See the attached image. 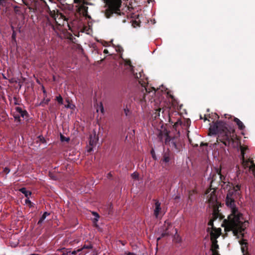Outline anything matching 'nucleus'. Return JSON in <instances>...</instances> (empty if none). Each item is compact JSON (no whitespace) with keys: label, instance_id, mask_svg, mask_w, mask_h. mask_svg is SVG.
I'll return each mask as SVG.
<instances>
[{"label":"nucleus","instance_id":"f257e3e1","mask_svg":"<svg viewBox=\"0 0 255 255\" xmlns=\"http://www.w3.org/2000/svg\"><path fill=\"white\" fill-rule=\"evenodd\" d=\"M209 135H217V142H221L226 146L234 143L236 136L235 129L221 121L210 125Z\"/></svg>","mask_w":255,"mask_h":255},{"label":"nucleus","instance_id":"f03ea898","mask_svg":"<svg viewBox=\"0 0 255 255\" xmlns=\"http://www.w3.org/2000/svg\"><path fill=\"white\" fill-rule=\"evenodd\" d=\"M223 224L227 229L232 230L235 235L243 236V232L247 228L248 222L244 220L243 215L236 210L231 212L227 219H225Z\"/></svg>","mask_w":255,"mask_h":255},{"label":"nucleus","instance_id":"7ed1b4c3","mask_svg":"<svg viewBox=\"0 0 255 255\" xmlns=\"http://www.w3.org/2000/svg\"><path fill=\"white\" fill-rule=\"evenodd\" d=\"M158 137L161 141L164 140L165 144L169 145L175 151H179L181 147V145L178 142V139L175 137H171L166 130L160 131L158 133Z\"/></svg>","mask_w":255,"mask_h":255},{"label":"nucleus","instance_id":"20e7f679","mask_svg":"<svg viewBox=\"0 0 255 255\" xmlns=\"http://www.w3.org/2000/svg\"><path fill=\"white\" fill-rule=\"evenodd\" d=\"M176 232H177V229L173 226L169 221H165L164 225L158 229V233L160 236L157 238V241L158 242L162 238L172 236L174 233Z\"/></svg>","mask_w":255,"mask_h":255},{"label":"nucleus","instance_id":"39448f33","mask_svg":"<svg viewBox=\"0 0 255 255\" xmlns=\"http://www.w3.org/2000/svg\"><path fill=\"white\" fill-rule=\"evenodd\" d=\"M49 14L53 20L57 24L56 26H55L53 23H52L50 20L48 19L47 24H48L53 30L55 31L59 26L64 24L63 22L65 19V17L61 13H59L58 12V10L55 11V10H50L49 9Z\"/></svg>","mask_w":255,"mask_h":255},{"label":"nucleus","instance_id":"423d86ee","mask_svg":"<svg viewBox=\"0 0 255 255\" xmlns=\"http://www.w3.org/2000/svg\"><path fill=\"white\" fill-rule=\"evenodd\" d=\"M247 149L246 147H241V155L242 156L243 165L245 168H249V170L252 171L253 174H255V164L253 160L250 159H245V151Z\"/></svg>","mask_w":255,"mask_h":255},{"label":"nucleus","instance_id":"0eeeda50","mask_svg":"<svg viewBox=\"0 0 255 255\" xmlns=\"http://www.w3.org/2000/svg\"><path fill=\"white\" fill-rule=\"evenodd\" d=\"M205 194L207 195V201L210 205L215 207L218 205L217 196L216 194V190L215 188L208 189L207 190Z\"/></svg>","mask_w":255,"mask_h":255},{"label":"nucleus","instance_id":"6e6552de","mask_svg":"<svg viewBox=\"0 0 255 255\" xmlns=\"http://www.w3.org/2000/svg\"><path fill=\"white\" fill-rule=\"evenodd\" d=\"M27 115V112L26 110H23L19 107H16L15 108V111L13 112V117L14 121L17 124H21V118H24L25 116Z\"/></svg>","mask_w":255,"mask_h":255},{"label":"nucleus","instance_id":"1a4fd4ad","mask_svg":"<svg viewBox=\"0 0 255 255\" xmlns=\"http://www.w3.org/2000/svg\"><path fill=\"white\" fill-rule=\"evenodd\" d=\"M128 65L129 66L130 70L131 71L135 78L137 79L138 83L140 84L142 86H144V84H145V82H143V81L141 73L142 70L141 69L140 66H138V69H136V70L139 71L138 73H137V72H135L134 67L132 65Z\"/></svg>","mask_w":255,"mask_h":255},{"label":"nucleus","instance_id":"9d476101","mask_svg":"<svg viewBox=\"0 0 255 255\" xmlns=\"http://www.w3.org/2000/svg\"><path fill=\"white\" fill-rule=\"evenodd\" d=\"M99 138L96 132H94L90 135L89 137V145L87 148V151L90 152L93 150L94 147H96Z\"/></svg>","mask_w":255,"mask_h":255},{"label":"nucleus","instance_id":"9b49d317","mask_svg":"<svg viewBox=\"0 0 255 255\" xmlns=\"http://www.w3.org/2000/svg\"><path fill=\"white\" fill-rule=\"evenodd\" d=\"M226 203L227 206L229 207L231 209V212L238 210L236 208L234 199L233 197V195L229 193L227 195L226 199Z\"/></svg>","mask_w":255,"mask_h":255},{"label":"nucleus","instance_id":"f8f14e48","mask_svg":"<svg viewBox=\"0 0 255 255\" xmlns=\"http://www.w3.org/2000/svg\"><path fill=\"white\" fill-rule=\"evenodd\" d=\"M219 216H220L219 215V213L217 212L216 211L214 210L213 214L212 219H211L209 221L208 224V226H209V227H208V228L207 229L208 232L210 231V229H212L215 228L213 226V222L214 221V220H216ZM221 217H220V220H221Z\"/></svg>","mask_w":255,"mask_h":255},{"label":"nucleus","instance_id":"ddd939ff","mask_svg":"<svg viewBox=\"0 0 255 255\" xmlns=\"http://www.w3.org/2000/svg\"><path fill=\"white\" fill-rule=\"evenodd\" d=\"M212 241V245L211 248V250L212 251V255H220L219 252L218 251V249H219V246L217 244V240H211Z\"/></svg>","mask_w":255,"mask_h":255},{"label":"nucleus","instance_id":"4468645a","mask_svg":"<svg viewBox=\"0 0 255 255\" xmlns=\"http://www.w3.org/2000/svg\"><path fill=\"white\" fill-rule=\"evenodd\" d=\"M221 229L214 228L210 231V237L211 240H216L220 235Z\"/></svg>","mask_w":255,"mask_h":255},{"label":"nucleus","instance_id":"2eb2a0df","mask_svg":"<svg viewBox=\"0 0 255 255\" xmlns=\"http://www.w3.org/2000/svg\"><path fill=\"white\" fill-rule=\"evenodd\" d=\"M59 251L62 253V255H72L73 254H75L77 253V252H79V250H74L73 251H71L69 249H65V248H62L60 250H58Z\"/></svg>","mask_w":255,"mask_h":255},{"label":"nucleus","instance_id":"dca6fc26","mask_svg":"<svg viewBox=\"0 0 255 255\" xmlns=\"http://www.w3.org/2000/svg\"><path fill=\"white\" fill-rule=\"evenodd\" d=\"M161 204L158 201H156L155 203V208L154 209V215L156 218H157L159 216V212L161 211Z\"/></svg>","mask_w":255,"mask_h":255},{"label":"nucleus","instance_id":"f3484780","mask_svg":"<svg viewBox=\"0 0 255 255\" xmlns=\"http://www.w3.org/2000/svg\"><path fill=\"white\" fill-rule=\"evenodd\" d=\"M234 122L236 123L238 126V128L240 130H244L245 126L242 121H241L238 118H234L233 120Z\"/></svg>","mask_w":255,"mask_h":255},{"label":"nucleus","instance_id":"a211bd4d","mask_svg":"<svg viewBox=\"0 0 255 255\" xmlns=\"http://www.w3.org/2000/svg\"><path fill=\"white\" fill-rule=\"evenodd\" d=\"M240 244L241 245V249L242 251L244 254V255H245L246 254H247L248 253L247 252L248 247H247V243L245 242V241L243 240L240 242Z\"/></svg>","mask_w":255,"mask_h":255},{"label":"nucleus","instance_id":"6ab92c4d","mask_svg":"<svg viewBox=\"0 0 255 255\" xmlns=\"http://www.w3.org/2000/svg\"><path fill=\"white\" fill-rule=\"evenodd\" d=\"M50 100L49 98L43 97V100L41 102H40V103H37L35 104V106H36V107H39V106L44 107L45 105H46L48 104Z\"/></svg>","mask_w":255,"mask_h":255},{"label":"nucleus","instance_id":"aec40b11","mask_svg":"<svg viewBox=\"0 0 255 255\" xmlns=\"http://www.w3.org/2000/svg\"><path fill=\"white\" fill-rule=\"evenodd\" d=\"M80 9L82 10L83 15L87 17L90 18V17L88 15V7L85 5L84 3H82L80 6Z\"/></svg>","mask_w":255,"mask_h":255},{"label":"nucleus","instance_id":"412c9836","mask_svg":"<svg viewBox=\"0 0 255 255\" xmlns=\"http://www.w3.org/2000/svg\"><path fill=\"white\" fill-rule=\"evenodd\" d=\"M173 241L175 243H180L182 241L181 237L180 236L179 234H178L177 232L174 233Z\"/></svg>","mask_w":255,"mask_h":255},{"label":"nucleus","instance_id":"4be33fe9","mask_svg":"<svg viewBox=\"0 0 255 255\" xmlns=\"http://www.w3.org/2000/svg\"><path fill=\"white\" fill-rule=\"evenodd\" d=\"M170 156L169 152H165L163 156L162 161L165 163H168L170 161Z\"/></svg>","mask_w":255,"mask_h":255},{"label":"nucleus","instance_id":"5701e85b","mask_svg":"<svg viewBox=\"0 0 255 255\" xmlns=\"http://www.w3.org/2000/svg\"><path fill=\"white\" fill-rule=\"evenodd\" d=\"M93 248V245H92V244L91 243H89L87 245H84L81 248V250H83V251H88V253L89 252V251L90 250H92Z\"/></svg>","mask_w":255,"mask_h":255},{"label":"nucleus","instance_id":"b1692460","mask_svg":"<svg viewBox=\"0 0 255 255\" xmlns=\"http://www.w3.org/2000/svg\"><path fill=\"white\" fill-rule=\"evenodd\" d=\"M19 191L22 193L24 194L26 198H28L31 195V192L27 190L25 188H21V189H19Z\"/></svg>","mask_w":255,"mask_h":255},{"label":"nucleus","instance_id":"393cba45","mask_svg":"<svg viewBox=\"0 0 255 255\" xmlns=\"http://www.w3.org/2000/svg\"><path fill=\"white\" fill-rule=\"evenodd\" d=\"M48 215H49V213H48L47 212H44L42 216H41V217L40 218V219H39V220L38 221V224H41L43 222L44 220L45 219L46 217Z\"/></svg>","mask_w":255,"mask_h":255},{"label":"nucleus","instance_id":"a878e982","mask_svg":"<svg viewBox=\"0 0 255 255\" xmlns=\"http://www.w3.org/2000/svg\"><path fill=\"white\" fill-rule=\"evenodd\" d=\"M77 250L79 251V252H77V255H86L88 253V251L83 250L81 251V248L77 249Z\"/></svg>","mask_w":255,"mask_h":255},{"label":"nucleus","instance_id":"bb28decb","mask_svg":"<svg viewBox=\"0 0 255 255\" xmlns=\"http://www.w3.org/2000/svg\"><path fill=\"white\" fill-rule=\"evenodd\" d=\"M55 100L58 102V103L60 104H63V100L61 95H59L58 96H57L55 98Z\"/></svg>","mask_w":255,"mask_h":255},{"label":"nucleus","instance_id":"cd10ccee","mask_svg":"<svg viewBox=\"0 0 255 255\" xmlns=\"http://www.w3.org/2000/svg\"><path fill=\"white\" fill-rule=\"evenodd\" d=\"M11 102H12L15 105H19V101L18 99H17V98L15 97H13V99L11 100Z\"/></svg>","mask_w":255,"mask_h":255},{"label":"nucleus","instance_id":"c85d7f7f","mask_svg":"<svg viewBox=\"0 0 255 255\" xmlns=\"http://www.w3.org/2000/svg\"><path fill=\"white\" fill-rule=\"evenodd\" d=\"M124 111L126 116H128L131 114L130 110L127 107L124 108Z\"/></svg>","mask_w":255,"mask_h":255},{"label":"nucleus","instance_id":"c756f323","mask_svg":"<svg viewBox=\"0 0 255 255\" xmlns=\"http://www.w3.org/2000/svg\"><path fill=\"white\" fill-rule=\"evenodd\" d=\"M132 25L134 27H136V26H139L140 25V22L139 21H137L136 20H134L132 21Z\"/></svg>","mask_w":255,"mask_h":255},{"label":"nucleus","instance_id":"7c9ffc66","mask_svg":"<svg viewBox=\"0 0 255 255\" xmlns=\"http://www.w3.org/2000/svg\"><path fill=\"white\" fill-rule=\"evenodd\" d=\"M139 174L137 172H133L132 174H131V177L134 179H138Z\"/></svg>","mask_w":255,"mask_h":255},{"label":"nucleus","instance_id":"2f4dec72","mask_svg":"<svg viewBox=\"0 0 255 255\" xmlns=\"http://www.w3.org/2000/svg\"><path fill=\"white\" fill-rule=\"evenodd\" d=\"M67 102L68 103V104L67 105H65V107L66 108H70L73 109L75 108V106L70 104L68 100H67Z\"/></svg>","mask_w":255,"mask_h":255},{"label":"nucleus","instance_id":"473e14b6","mask_svg":"<svg viewBox=\"0 0 255 255\" xmlns=\"http://www.w3.org/2000/svg\"><path fill=\"white\" fill-rule=\"evenodd\" d=\"M92 213L95 216V219H94L95 220L97 221L100 217L99 214L98 213H97L96 212H93Z\"/></svg>","mask_w":255,"mask_h":255},{"label":"nucleus","instance_id":"72a5a7b5","mask_svg":"<svg viewBox=\"0 0 255 255\" xmlns=\"http://www.w3.org/2000/svg\"><path fill=\"white\" fill-rule=\"evenodd\" d=\"M240 188L241 186L239 184H237L234 187V190H235V191L237 192L240 190Z\"/></svg>","mask_w":255,"mask_h":255},{"label":"nucleus","instance_id":"f704fd0d","mask_svg":"<svg viewBox=\"0 0 255 255\" xmlns=\"http://www.w3.org/2000/svg\"><path fill=\"white\" fill-rule=\"evenodd\" d=\"M117 50L118 51V52H119V53L121 54V58H122L123 60H124V58H123V57H122V54L121 53H122V52H123V51H124V50H123V48H122V47H118V50Z\"/></svg>","mask_w":255,"mask_h":255},{"label":"nucleus","instance_id":"c9c22d12","mask_svg":"<svg viewBox=\"0 0 255 255\" xmlns=\"http://www.w3.org/2000/svg\"><path fill=\"white\" fill-rule=\"evenodd\" d=\"M11 45L13 47H14V46H15L16 45V39H11Z\"/></svg>","mask_w":255,"mask_h":255},{"label":"nucleus","instance_id":"e433bc0d","mask_svg":"<svg viewBox=\"0 0 255 255\" xmlns=\"http://www.w3.org/2000/svg\"><path fill=\"white\" fill-rule=\"evenodd\" d=\"M42 91H43V95H44V97L47 98V92H46L44 87L43 86H42Z\"/></svg>","mask_w":255,"mask_h":255},{"label":"nucleus","instance_id":"4c0bfd02","mask_svg":"<svg viewBox=\"0 0 255 255\" xmlns=\"http://www.w3.org/2000/svg\"><path fill=\"white\" fill-rule=\"evenodd\" d=\"M100 110L102 113H104V107H103V105L102 103H100Z\"/></svg>","mask_w":255,"mask_h":255},{"label":"nucleus","instance_id":"58836bf2","mask_svg":"<svg viewBox=\"0 0 255 255\" xmlns=\"http://www.w3.org/2000/svg\"><path fill=\"white\" fill-rule=\"evenodd\" d=\"M181 122L180 120H178L175 123L174 125V127L176 128L178 125H181Z\"/></svg>","mask_w":255,"mask_h":255},{"label":"nucleus","instance_id":"ea45409f","mask_svg":"<svg viewBox=\"0 0 255 255\" xmlns=\"http://www.w3.org/2000/svg\"><path fill=\"white\" fill-rule=\"evenodd\" d=\"M16 32L14 30H13L12 35H11V39H16Z\"/></svg>","mask_w":255,"mask_h":255},{"label":"nucleus","instance_id":"a19ab883","mask_svg":"<svg viewBox=\"0 0 255 255\" xmlns=\"http://www.w3.org/2000/svg\"><path fill=\"white\" fill-rule=\"evenodd\" d=\"M10 171V169L7 168V167H5L4 169H3V172L5 173V174H8Z\"/></svg>","mask_w":255,"mask_h":255},{"label":"nucleus","instance_id":"79ce46f5","mask_svg":"<svg viewBox=\"0 0 255 255\" xmlns=\"http://www.w3.org/2000/svg\"><path fill=\"white\" fill-rule=\"evenodd\" d=\"M124 61H125V64H131V61L129 59H126L124 60Z\"/></svg>","mask_w":255,"mask_h":255},{"label":"nucleus","instance_id":"37998d69","mask_svg":"<svg viewBox=\"0 0 255 255\" xmlns=\"http://www.w3.org/2000/svg\"><path fill=\"white\" fill-rule=\"evenodd\" d=\"M125 255H136L135 254H134L133 253L126 252L125 253Z\"/></svg>","mask_w":255,"mask_h":255},{"label":"nucleus","instance_id":"c03bdc74","mask_svg":"<svg viewBox=\"0 0 255 255\" xmlns=\"http://www.w3.org/2000/svg\"><path fill=\"white\" fill-rule=\"evenodd\" d=\"M49 175H50V176L51 177V178L52 179H53V180H57V177H56L55 176H53V175H52V174H51L50 172L49 173Z\"/></svg>","mask_w":255,"mask_h":255},{"label":"nucleus","instance_id":"a18cd8bd","mask_svg":"<svg viewBox=\"0 0 255 255\" xmlns=\"http://www.w3.org/2000/svg\"><path fill=\"white\" fill-rule=\"evenodd\" d=\"M25 203L26 204H31V203L29 199V197L27 198V199L25 200Z\"/></svg>","mask_w":255,"mask_h":255},{"label":"nucleus","instance_id":"49530a36","mask_svg":"<svg viewBox=\"0 0 255 255\" xmlns=\"http://www.w3.org/2000/svg\"><path fill=\"white\" fill-rule=\"evenodd\" d=\"M74 2L75 3H78L80 4L82 1L81 0H74Z\"/></svg>","mask_w":255,"mask_h":255},{"label":"nucleus","instance_id":"de8ad7c7","mask_svg":"<svg viewBox=\"0 0 255 255\" xmlns=\"http://www.w3.org/2000/svg\"><path fill=\"white\" fill-rule=\"evenodd\" d=\"M112 177V174H111V172L109 173L108 174H107V177L110 178L111 177Z\"/></svg>","mask_w":255,"mask_h":255},{"label":"nucleus","instance_id":"09e8293b","mask_svg":"<svg viewBox=\"0 0 255 255\" xmlns=\"http://www.w3.org/2000/svg\"><path fill=\"white\" fill-rule=\"evenodd\" d=\"M61 140H62V141H63V140H67H67H68V139H65L64 137V136H63V135H61Z\"/></svg>","mask_w":255,"mask_h":255},{"label":"nucleus","instance_id":"8fccbe9b","mask_svg":"<svg viewBox=\"0 0 255 255\" xmlns=\"http://www.w3.org/2000/svg\"><path fill=\"white\" fill-rule=\"evenodd\" d=\"M104 53L105 54H108L109 53L108 50L107 49H104Z\"/></svg>","mask_w":255,"mask_h":255},{"label":"nucleus","instance_id":"3c124183","mask_svg":"<svg viewBox=\"0 0 255 255\" xmlns=\"http://www.w3.org/2000/svg\"><path fill=\"white\" fill-rule=\"evenodd\" d=\"M160 110H161L160 108H159V109L156 110V111L158 112V116H159V112L160 111Z\"/></svg>","mask_w":255,"mask_h":255},{"label":"nucleus","instance_id":"603ef678","mask_svg":"<svg viewBox=\"0 0 255 255\" xmlns=\"http://www.w3.org/2000/svg\"><path fill=\"white\" fill-rule=\"evenodd\" d=\"M5 0H0V4H2Z\"/></svg>","mask_w":255,"mask_h":255},{"label":"nucleus","instance_id":"864d4df0","mask_svg":"<svg viewBox=\"0 0 255 255\" xmlns=\"http://www.w3.org/2000/svg\"><path fill=\"white\" fill-rule=\"evenodd\" d=\"M217 143H216H216H215L214 144V146H215V145H217Z\"/></svg>","mask_w":255,"mask_h":255},{"label":"nucleus","instance_id":"5fc2aeb1","mask_svg":"<svg viewBox=\"0 0 255 255\" xmlns=\"http://www.w3.org/2000/svg\"><path fill=\"white\" fill-rule=\"evenodd\" d=\"M207 120L206 118H204V121H206Z\"/></svg>","mask_w":255,"mask_h":255},{"label":"nucleus","instance_id":"6e6d98bb","mask_svg":"<svg viewBox=\"0 0 255 255\" xmlns=\"http://www.w3.org/2000/svg\"><path fill=\"white\" fill-rule=\"evenodd\" d=\"M152 157L154 158V155L152 154Z\"/></svg>","mask_w":255,"mask_h":255},{"label":"nucleus","instance_id":"4d7b16f0","mask_svg":"<svg viewBox=\"0 0 255 255\" xmlns=\"http://www.w3.org/2000/svg\"><path fill=\"white\" fill-rule=\"evenodd\" d=\"M73 255H77V253H76L75 254H73Z\"/></svg>","mask_w":255,"mask_h":255}]
</instances>
